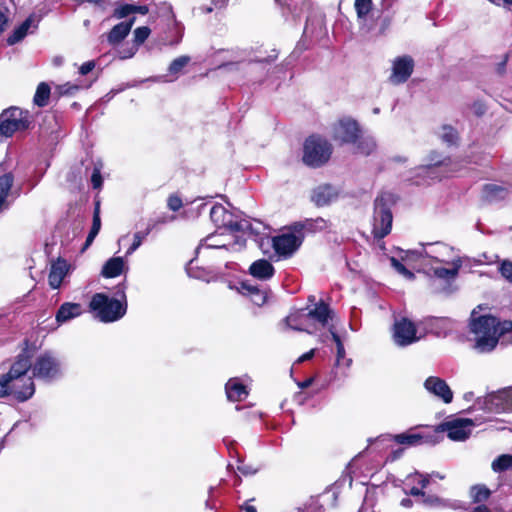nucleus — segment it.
<instances>
[{
	"label": "nucleus",
	"instance_id": "c756f323",
	"mask_svg": "<svg viewBox=\"0 0 512 512\" xmlns=\"http://www.w3.org/2000/svg\"><path fill=\"white\" fill-rule=\"evenodd\" d=\"M226 241L223 239L222 234H210L206 238H204L199 246L197 247L196 252L198 253L201 249L205 248H215L221 249L227 247Z\"/></svg>",
	"mask_w": 512,
	"mask_h": 512
},
{
	"label": "nucleus",
	"instance_id": "f8f14e48",
	"mask_svg": "<svg viewBox=\"0 0 512 512\" xmlns=\"http://www.w3.org/2000/svg\"><path fill=\"white\" fill-rule=\"evenodd\" d=\"M441 430L453 441H464L472 433L474 422L471 419L455 418L441 424Z\"/></svg>",
	"mask_w": 512,
	"mask_h": 512
},
{
	"label": "nucleus",
	"instance_id": "49530a36",
	"mask_svg": "<svg viewBox=\"0 0 512 512\" xmlns=\"http://www.w3.org/2000/svg\"><path fill=\"white\" fill-rule=\"evenodd\" d=\"M430 475L429 474H420L418 472L411 474L407 477L408 480L418 481L422 488H426L430 483Z\"/></svg>",
	"mask_w": 512,
	"mask_h": 512
},
{
	"label": "nucleus",
	"instance_id": "0eeeda50",
	"mask_svg": "<svg viewBox=\"0 0 512 512\" xmlns=\"http://www.w3.org/2000/svg\"><path fill=\"white\" fill-rule=\"evenodd\" d=\"M454 255V248L443 242L421 244L420 249L408 250L403 259L429 258L436 263H451Z\"/></svg>",
	"mask_w": 512,
	"mask_h": 512
},
{
	"label": "nucleus",
	"instance_id": "393cba45",
	"mask_svg": "<svg viewBox=\"0 0 512 512\" xmlns=\"http://www.w3.org/2000/svg\"><path fill=\"white\" fill-rule=\"evenodd\" d=\"M34 26L37 27L35 23V19L33 15H30L22 24L16 27L13 32L8 36L7 43L8 45H15L25 38L29 29Z\"/></svg>",
	"mask_w": 512,
	"mask_h": 512
},
{
	"label": "nucleus",
	"instance_id": "423d86ee",
	"mask_svg": "<svg viewBox=\"0 0 512 512\" xmlns=\"http://www.w3.org/2000/svg\"><path fill=\"white\" fill-rule=\"evenodd\" d=\"M331 153L332 147L326 140L310 136L304 143L302 159L307 166L320 167L330 159Z\"/></svg>",
	"mask_w": 512,
	"mask_h": 512
},
{
	"label": "nucleus",
	"instance_id": "4be33fe9",
	"mask_svg": "<svg viewBox=\"0 0 512 512\" xmlns=\"http://www.w3.org/2000/svg\"><path fill=\"white\" fill-rule=\"evenodd\" d=\"M250 274L260 280H268L274 275L273 265L266 259H259L249 267Z\"/></svg>",
	"mask_w": 512,
	"mask_h": 512
},
{
	"label": "nucleus",
	"instance_id": "e2e57ef3",
	"mask_svg": "<svg viewBox=\"0 0 512 512\" xmlns=\"http://www.w3.org/2000/svg\"><path fill=\"white\" fill-rule=\"evenodd\" d=\"M8 22V19L5 14L0 12V33L4 31V28Z\"/></svg>",
	"mask_w": 512,
	"mask_h": 512
},
{
	"label": "nucleus",
	"instance_id": "c85d7f7f",
	"mask_svg": "<svg viewBox=\"0 0 512 512\" xmlns=\"http://www.w3.org/2000/svg\"><path fill=\"white\" fill-rule=\"evenodd\" d=\"M511 392L502 391L498 394L489 395L487 398V404L491 406H495V412L499 413L509 408L510 404L508 403Z\"/></svg>",
	"mask_w": 512,
	"mask_h": 512
},
{
	"label": "nucleus",
	"instance_id": "f03ea898",
	"mask_svg": "<svg viewBox=\"0 0 512 512\" xmlns=\"http://www.w3.org/2000/svg\"><path fill=\"white\" fill-rule=\"evenodd\" d=\"M33 368V364L26 354L18 355L9 372L0 378V397L13 395L18 401H26L35 393V385L32 377H27V372Z\"/></svg>",
	"mask_w": 512,
	"mask_h": 512
},
{
	"label": "nucleus",
	"instance_id": "aec40b11",
	"mask_svg": "<svg viewBox=\"0 0 512 512\" xmlns=\"http://www.w3.org/2000/svg\"><path fill=\"white\" fill-rule=\"evenodd\" d=\"M83 312L82 306L79 303H71L66 302L63 303L57 313H56V321L58 324L66 323L78 316H80Z\"/></svg>",
	"mask_w": 512,
	"mask_h": 512
},
{
	"label": "nucleus",
	"instance_id": "bb28decb",
	"mask_svg": "<svg viewBox=\"0 0 512 512\" xmlns=\"http://www.w3.org/2000/svg\"><path fill=\"white\" fill-rule=\"evenodd\" d=\"M394 440L401 445L417 446L427 441V436L412 430L393 436Z\"/></svg>",
	"mask_w": 512,
	"mask_h": 512
},
{
	"label": "nucleus",
	"instance_id": "864d4df0",
	"mask_svg": "<svg viewBox=\"0 0 512 512\" xmlns=\"http://www.w3.org/2000/svg\"><path fill=\"white\" fill-rule=\"evenodd\" d=\"M91 182H92V186H93L94 189H98V188L101 187V185H102V176H101L100 169L95 168L93 170V173L91 175Z\"/></svg>",
	"mask_w": 512,
	"mask_h": 512
},
{
	"label": "nucleus",
	"instance_id": "c03bdc74",
	"mask_svg": "<svg viewBox=\"0 0 512 512\" xmlns=\"http://www.w3.org/2000/svg\"><path fill=\"white\" fill-rule=\"evenodd\" d=\"M441 138L448 144H454L457 140V132L452 127L444 126Z\"/></svg>",
	"mask_w": 512,
	"mask_h": 512
},
{
	"label": "nucleus",
	"instance_id": "338daca9",
	"mask_svg": "<svg viewBox=\"0 0 512 512\" xmlns=\"http://www.w3.org/2000/svg\"><path fill=\"white\" fill-rule=\"evenodd\" d=\"M471 512H492L487 506L479 505L475 507Z\"/></svg>",
	"mask_w": 512,
	"mask_h": 512
},
{
	"label": "nucleus",
	"instance_id": "79ce46f5",
	"mask_svg": "<svg viewBox=\"0 0 512 512\" xmlns=\"http://www.w3.org/2000/svg\"><path fill=\"white\" fill-rule=\"evenodd\" d=\"M329 331L332 335V339L334 340L336 344L337 349V362L339 363L341 359L345 357V348L344 345L340 339V336L334 331V329L329 328Z\"/></svg>",
	"mask_w": 512,
	"mask_h": 512
},
{
	"label": "nucleus",
	"instance_id": "052dcab7",
	"mask_svg": "<svg viewBox=\"0 0 512 512\" xmlns=\"http://www.w3.org/2000/svg\"><path fill=\"white\" fill-rule=\"evenodd\" d=\"M314 354H315V349H311L310 351H308V352L304 353L303 355H301L297 359L296 363H302L304 361L310 360L314 356Z\"/></svg>",
	"mask_w": 512,
	"mask_h": 512
},
{
	"label": "nucleus",
	"instance_id": "a18cd8bd",
	"mask_svg": "<svg viewBox=\"0 0 512 512\" xmlns=\"http://www.w3.org/2000/svg\"><path fill=\"white\" fill-rule=\"evenodd\" d=\"M132 4H122L117 7L113 12V17L116 19H122L132 14Z\"/></svg>",
	"mask_w": 512,
	"mask_h": 512
},
{
	"label": "nucleus",
	"instance_id": "5701e85b",
	"mask_svg": "<svg viewBox=\"0 0 512 512\" xmlns=\"http://www.w3.org/2000/svg\"><path fill=\"white\" fill-rule=\"evenodd\" d=\"M230 401H242L248 396L246 387L237 378L230 379L225 386Z\"/></svg>",
	"mask_w": 512,
	"mask_h": 512
},
{
	"label": "nucleus",
	"instance_id": "f3484780",
	"mask_svg": "<svg viewBox=\"0 0 512 512\" xmlns=\"http://www.w3.org/2000/svg\"><path fill=\"white\" fill-rule=\"evenodd\" d=\"M414 63L408 56L397 58L393 63V72L390 77L394 84L404 83L413 72Z\"/></svg>",
	"mask_w": 512,
	"mask_h": 512
},
{
	"label": "nucleus",
	"instance_id": "2eb2a0df",
	"mask_svg": "<svg viewBox=\"0 0 512 512\" xmlns=\"http://www.w3.org/2000/svg\"><path fill=\"white\" fill-rule=\"evenodd\" d=\"M425 389L441 399L444 403H451L453 400V392L448 384L441 378L430 376L424 382Z\"/></svg>",
	"mask_w": 512,
	"mask_h": 512
},
{
	"label": "nucleus",
	"instance_id": "4468645a",
	"mask_svg": "<svg viewBox=\"0 0 512 512\" xmlns=\"http://www.w3.org/2000/svg\"><path fill=\"white\" fill-rule=\"evenodd\" d=\"M305 314L308 322L316 323L322 328L327 327L328 329H334L329 323L333 321L335 314L329 304L325 303L323 300L315 303L314 307L305 312Z\"/></svg>",
	"mask_w": 512,
	"mask_h": 512
},
{
	"label": "nucleus",
	"instance_id": "de8ad7c7",
	"mask_svg": "<svg viewBox=\"0 0 512 512\" xmlns=\"http://www.w3.org/2000/svg\"><path fill=\"white\" fill-rule=\"evenodd\" d=\"M159 14L166 17L168 21H175V14L173 13L172 6L168 3H162L159 7Z\"/></svg>",
	"mask_w": 512,
	"mask_h": 512
},
{
	"label": "nucleus",
	"instance_id": "8fccbe9b",
	"mask_svg": "<svg viewBox=\"0 0 512 512\" xmlns=\"http://www.w3.org/2000/svg\"><path fill=\"white\" fill-rule=\"evenodd\" d=\"M167 205L170 210L178 211L182 207V200L177 195H171L168 198Z\"/></svg>",
	"mask_w": 512,
	"mask_h": 512
},
{
	"label": "nucleus",
	"instance_id": "7c9ffc66",
	"mask_svg": "<svg viewBox=\"0 0 512 512\" xmlns=\"http://www.w3.org/2000/svg\"><path fill=\"white\" fill-rule=\"evenodd\" d=\"M50 96V87L45 82H41L34 95V103L39 107H44L48 103V99Z\"/></svg>",
	"mask_w": 512,
	"mask_h": 512
},
{
	"label": "nucleus",
	"instance_id": "c9c22d12",
	"mask_svg": "<svg viewBox=\"0 0 512 512\" xmlns=\"http://www.w3.org/2000/svg\"><path fill=\"white\" fill-rule=\"evenodd\" d=\"M14 176L12 173H6L0 176V196L7 199L13 186Z\"/></svg>",
	"mask_w": 512,
	"mask_h": 512
},
{
	"label": "nucleus",
	"instance_id": "6e6552de",
	"mask_svg": "<svg viewBox=\"0 0 512 512\" xmlns=\"http://www.w3.org/2000/svg\"><path fill=\"white\" fill-rule=\"evenodd\" d=\"M29 113L18 107H11L0 114V140L11 137L17 131L29 126Z\"/></svg>",
	"mask_w": 512,
	"mask_h": 512
},
{
	"label": "nucleus",
	"instance_id": "58836bf2",
	"mask_svg": "<svg viewBox=\"0 0 512 512\" xmlns=\"http://www.w3.org/2000/svg\"><path fill=\"white\" fill-rule=\"evenodd\" d=\"M150 228H147L144 232H136L133 236V243L128 248L126 255H131L134 253L142 244L143 240L150 233Z\"/></svg>",
	"mask_w": 512,
	"mask_h": 512
},
{
	"label": "nucleus",
	"instance_id": "72a5a7b5",
	"mask_svg": "<svg viewBox=\"0 0 512 512\" xmlns=\"http://www.w3.org/2000/svg\"><path fill=\"white\" fill-rule=\"evenodd\" d=\"M512 467V455L503 454L497 457L492 462V469L494 472H504Z\"/></svg>",
	"mask_w": 512,
	"mask_h": 512
},
{
	"label": "nucleus",
	"instance_id": "7ed1b4c3",
	"mask_svg": "<svg viewBox=\"0 0 512 512\" xmlns=\"http://www.w3.org/2000/svg\"><path fill=\"white\" fill-rule=\"evenodd\" d=\"M126 284L117 286V298H110L104 293H96L90 301V309L96 313V317L104 323H110L121 319L127 311Z\"/></svg>",
	"mask_w": 512,
	"mask_h": 512
},
{
	"label": "nucleus",
	"instance_id": "6e6d98bb",
	"mask_svg": "<svg viewBox=\"0 0 512 512\" xmlns=\"http://www.w3.org/2000/svg\"><path fill=\"white\" fill-rule=\"evenodd\" d=\"M95 68V62L94 61H87L83 63L79 68V73L81 75H87L89 72H91Z\"/></svg>",
	"mask_w": 512,
	"mask_h": 512
},
{
	"label": "nucleus",
	"instance_id": "bf43d9fd",
	"mask_svg": "<svg viewBox=\"0 0 512 512\" xmlns=\"http://www.w3.org/2000/svg\"><path fill=\"white\" fill-rule=\"evenodd\" d=\"M133 13H139L142 15H146L149 12V7L146 5H134L132 4Z\"/></svg>",
	"mask_w": 512,
	"mask_h": 512
},
{
	"label": "nucleus",
	"instance_id": "f704fd0d",
	"mask_svg": "<svg viewBox=\"0 0 512 512\" xmlns=\"http://www.w3.org/2000/svg\"><path fill=\"white\" fill-rule=\"evenodd\" d=\"M470 494L475 503H481L490 497L491 492L484 485H475L471 488Z\"/></svg>",
	"mask_w": 512,
	"mask_h": 512
},
{
	"label": "nucleus",
	"instance_id": "cd10ccee",
	"mask_svg": "<svg viewBox=\"0 0 512 512\" xmlns=\"http://www.w3.org/2000/svg\"><path fill=\"white\" fill-rule=\"evenodd\" d=\"M335 196V191L331 186H319L313 192L312 201L317 206H325L329 204L335 198Z\"/></svg>",
	"mask_w": 512,
	"mask_h": 512
},
{
	"label": "nucleus",
	"instance_id": "9b49d317",
	"mask_svg": "<svg viewBox=\"0 0 512 512\" xmlns=\"http://www.w3.org/2000/svg\"><path fill=\"white\" fill-rule=\"evenodd\" d=\"M303 236L300 232H286L272 238L275 252L282 257H290L302 244Z\"/></svg>",
	"mask_w": 512,
	"mask_h": 512
},
{
	"label": "nucleus",
	"instance_id": "2f4dec72",
	"mask_svg": "<svg viewBox=\"0 0 512 512\" xmlns=\"http://www.w3.org/2000/svg\"><path fill=\"white\" fill-rule=\"evenodd\" d=\"M100 228H101V220H100V216H99V209L97 207L94 211L92 227H91L90 232L86 238L85 245H84L83 249H86L87 247H89L92 244L95 237L99 233Z\"/></svg>",
	"mask_w": 512,
	"mask_h": 512
},
{
	"label": "nucleus",
	"instance_id": "39448f33",
	"mask_svg": "<svg viewBox=\"0 0 512 512\" xmlns=\"http://www.w3.org/2000/svg\"><path fill=\"white\" fill-rule=\"evenodd\" d=\"M392 202L393 195L391 193H382L375 200L372 229L375 238L382 239L391 231L393 221L391 212Z\"/></svg>",
	"mask_w": 512,
	"mask_h": 512
},
{
	"label": "nucleus",
	"instance_id": "f257e3e1",
	"mask_svg": "<svg viewBox=\"0 0 512 512\" xmlns=\"http://www.w3.org/2000/svg\"><path fill=\"white\" fill-rule=\"evenodd\" d=\"M470 332L474 335V349L479 353L493 351L499 341L503 345L512 342V321H500L491 315L476 316L473 311L469 323Z\"/></svg>",
	"mask_w": 512,
	"mask_h": 512
},
{
	"label": "nucleus",
	"instance_id": "a19ab883",
	"mask_svg": "<svg viewBox=\"0 0 512 512\" xmlns=\"http://www.w3.org/2000/svg\"><path fill=\"white\" fill-rule=\"evenodd\" d=\"M392 267L406 279H414V273L408 270L399 260L392 257L390 259Z\"/></svg>",
	"mask_w": 512,
	"mask_h": 512
},
{
	"label": "nucleus",
	"instance_id": "a211bd4d",
	"mask_svg": "<svg viewBox=\"0 0 512 512\" xmlns=\"http://www.w3.org/2000/svg\"><path fill=\"white\" fill-rule=\"evenodd\" d=\"M70 265L66 260L58 258L50 268L48 282L51 288L58 289L65 276L68 274Z\"/></svg>",
	"mask_w": 512,
	"mask_h": 512
},
{
	"label": "nucleus",
	"instance_id": "412c9836",
	"mask_svg": "<svg viewBox=\"0 0 512 512\" xmlns=\"http://www.w3.org/2000/svg\"><path fill=\"white\" fill-rule=\"evenodd\" d=\"M127 269L128 267L123 257H112L103 265L101 275L104 278H115L120 276Z\"/></svg>",
	"mask_w": 512,
	"mask_h": 512
},
{
	"label": "nucleus",
	"instance_id": "6ab92c4d",
	"mask_svg": "<svg viewBox=\"0 0 512 512\" xmlns=\"http://www.w3.org/2000/svg\"><path fill=\"white\" fill-rule=\"evenodd\" d=\"M135 23V17H132L128 21L120 22L115 25L107 35V41L111 45L120 43L131 31L133 24Z\"/></svg>",
	"mask_w": 512,
	"mask_h": 512
},
{
	"label": "nucleus",
	"instance_id": "0e129e2a",
	"mask_svg": "<svg viewBox=\"0 0 512 512\" xmlns=\"http://www.w3.org/2000/svg\"><path fill=\"white\" fill-rule=\"evenodd\" d=\"M422 169L426 170L429 174H435L436 170L438 169V163L428 165L426 167H423Z\"/></svg>",
	"mask_w": 512,
	"mask_h": 512
},
{
	"label": "nucleus",
	"instance_id": "774afa93",
	"mask_svg": "<svg viewBox=\"0 0 512 512\" xmlns=\"http://www.w3.org/2000/svg\"><path fill=\"white\" fill-rule=\"evenodd\" d=\"M9 207V203L7 202V199L3 198L0 196V212L3 210V209H6Z\"/></svg>",
	"mask_w": 512,
	"mask_h": 512
},
{
	"label": "nucleus",
	"instance_id": "9d476101",
	"mask_svg": "<svg viewBox=\"0 0 512 512\" xmlns=\"http://www.w3.org/2000/svg\"><path fill=\"white\" fill-rule=\"evenodd\" d=\"M415 324L406 317L396 319L393 325V340L396 345L405 347L419 340Z\"/></svg>",
	"mask_w": 512,
	"mask_h": 512
},
{
	"label": "nucleus",
	"instance_id": "37998d69",
	"mask_svg": "<svg viewBox=\"0 0 512 512\" xmlns=\"http://www.w3.org/2000/svg\"><path fill=\"white\" fill-rule=\"evenodd\" d=\"M501 275L512 284V261L503 260L499 266Z\"/></svg>",
	"mask_w": 512,
	"mask_h": 512
},
{
	"label": "nucleus",
	"instance_id": "4c0bfd02",
	"mask_svg": "<svg viewBox=\"0 0 512 512\" xmlns=\"http://www.w3.org/2000/svg\"><path fill=\"white\" fill-rule=\"evenodd\" d=\"M189 62V56H180L171 62L168 71L170 74H178Z\"/></svg>",
	"mask_w": 512,
	"mask_h": 512
},
{
	"label": "nucleus",
	"instance_id": "a878e982",
	"mask_svg": "<svg viewBox=\"0 0 512 512\" xmlns=\"http://www.w3.org/2000/svg\"><path fill=\"white\" fill-rule=\"evenodd\" d=\"M284 322L285 325L290 329L312 333V331L309 329L308 320L304 311L288 315Z\"/></svg>",
	"mask_w": 512,
	"mask_h": 512
},
{
	"label": "nucleus",
	"instance_id": "603ef678",
	"mask_svg": "<svg viewBox=\"0 0 512 512\" xmlns=\"http://www.w3.org/2000/svg\"><path fill=\"white\" fill-rule=\"evenodd\" d=\"M240 289L243 294L251 297V295H253L254 292L259 289V287L257 285H254V284L248 282V281H244L241 283Z\"/></svg>",
	"mask_w": 512,
	"mask_h": 512
},
{
	"label": "nucleus",
	"instance_id": "473e14b6",
	"mask_svg": "<svg viewBox=\"0 0 512 512\" xmlns=\"http://www.w3.org/2000/svg\"><path fill=\"white\" fill-rule=\"evenodd\" d=\"M372 5V0H355L354 7L359 20H366L368 14L372 10Z\"/></svg>",
	"mask_w": 512,
	"mask_h": 512
},
{
	"label": "nucleus",
	"instance_id": "13d9d810",
	"mask_svg": "<svg viewBox=\"0 0 512 512\" xmlns=\"http://www.w3.org/2000/svg\"><path fill=\"white\" fill-rule=\"evenodd\" d=\"M253 499H250L248 501H245L241 506L240 509L244 512H257L256 507L252 504Z\"/></svg>",
	"mask_w": 512,
	"mask_h": 512
},
{
	"label": "nucleus",
	"instance_id": "ea45409f",
	"mask_svg": "<svg viewBox=\"0 0 512 512\" xmlns=\"http://www.w3.org/2000/svg\"><path fill=\"white\" fill-rule=\"evenodd\" d=\"M151 30L147 26L138 27L134 30V44L139 47L149 37Z\"/></svg>",
	"mask_w": 512,
	"mask_h": 512
},
{
	"label": "nucleus",
	"instance_id": "ddd939ff",
	"mask_svg": "<svg viewBox=\"0 0 512 512\" xmlns=\"http://www.w3.org/2000/svg\"><path fill=\"white\" fill-rule=\"evenodd\" d=\"M359 126L356 121L350 118L339 120L333 128V136L342 143H355L359 137Z\"/></svg>",
	"mask_w": 512,
	"mask_h": 512
},
{
	"label": "nucleus",
	"instance_id": "1a4fd4ad",
	"mask_svg": "<svg viewBox=\"0 0 512 512\" xmlns=\"http://www.w3.org/2000/svg\"><path fill=\"white\" fill-rule=\"evenodd\" d=\"M32 373L38 379L50 381L60 374L59 362L50 353L41 354L33 364Z\"/></svg>",
	"mask_w": 512,
	"mask_h": 512
},
{
	"label": "nucleus",
	"instance_id": "680f3d73",
	"mask_svg": "<svg viewBox=\"0 0 512 512\" xmlns=\"http://www.w3.org/2000/svg\"><path fill=\"white\" fill-rule=\"evenodd\" d=\"M409 494L412 496H422V497L425 496V493L417 487H412L409 491Z\"/></svg>",
	"mask_w": 512,
	"mask_h": 512
},
{
	"label": "nucleus",
	"instance_id": "e433bc0d",
	"mask_svg": "<svg viewBox=\"0 0 512 512\" xmlns=\"http://www.w3.org/2000/svg\"><path fill=\"white\" fill-rule=\"evenodd\" d=\"M375 148L376 142L372 137L361 138L357 144V152L364 155H369L375 150Z\"/></svg>",
	"mask_w": 512,
	"mask_h": 512
},
{
	"label": "nucleus",
	"instance_id": "3c124183",
	"mask_svg": "<svg viewBox=\"0 0 512 512\" xmlns=\"http://www.w3.org/2000/svg\"><path fill=\"white\" fill-rule=\"evenodd\" d=\"M138 50V47L134 44L128 48H123L118 51V55L120 59H129L133 57Z\"/></svg>",
	"mask_w": 512,
	"mask_h": 512
},
{
	"label": "nucleus",
	"instance_id": "5fc2aeb1",
	"mask_svg": "<svg viewBox=\"0 0 512 512\" xmlns=\"http://www.w3.org/2000/svg\"><path fill=\"white\" fill-rule=\"evenodd\" d=\"M79 90V86L66 83L62 86H60V93L64 95H73L75 92Z\"/></svg>",
	"mask_w": 512,
	"mask_h": 512
},
{
	"label": "nucleus",
	"instance_id": "dca6fc26",
	"mask_svg": "<svg viewBox=\"0 0 512 512\" xmlns=\"http://www.w3.org/2000/svg\"><path fill=\"white\" fill-rule=\"evenodd\" d=\"M445 265H448L449 268L445 267H432L430 269V276L434 277L439 280L445 281L446 284H450L453 282L458 274L459 270L461 269L463 265V261L460 256H456V258H453V261L451 263H444Z\"/></svg>",
	"mask_w": 512,
	"mask_h": 512
},
{
	"label": "nucleus",
	"instance_id": "4d7b16f0",
	"mask_svg": "<svg viewBox=\"0 0 512 512\" xmlns=\"http://www.w3.org/2000/svg\"><path fill=\"white\" fill-rule=\"evenodd\" d=\"M238 470L243 474V475H254L258 469L257 468H253L251 465H247V464H241L238 466Z\"/></svg>",
	"mask_w": 512,
	"mask_h": 512
},
{
	"label": "nucleus",
	"instance_id": "b1692460",
	"mask_svg": "<svg viewBox=\"0 0 512 512\" xmlns=\"http://www.w3.org/2000/svg\"><path fill=\"white\" fill-rule=\"evenodd\" d=\"M508 190L504 186L497 184H487L483 187L482 198L488 203H494L505 199Z\"/></svg>",
	"mask_w": 512,
	"mask_h": 512
},
{
	"label": "nucleus",
	"instance_id": "20e7f679",
	"mask_svg": "<svg viewBox=\"0 0 512 512\" xmlns=\"http://www.w3.org/2000/svg\"><path fill=\"white\" fill-rule=\"evenodd\" d=\"M210 218L218 228H228L233 232H243L251 236H258L265 230L260 221H255L254 224L249 219L236 221L234 215L221 204H215L211 208Z\"/></svg>",
	"mask_w": 512,
	"mask_h": 512
},
{
	"label": "nucleus",
	"instance_id": "09e8293b",
	"mask_svg": "<svg viewBox=\"0 0 512 512\" xmlns=\"http://www.w3.org/2000/svg\"><path fill=\"white\" fill-rule=\"evenodd\" d=\"M251 300L254 304L261 306L267 300V293L260 289L256 290L253 295H251Z\"/></svg>",
	"mask_w": 512,
	"mask_h": 512
},
{
	"label": "nucleus",
	"instance_id": "69168bd1",
	"mask_svg": "<svg viewBox=\"0 0 512 512\" xmlns=\"http://www.w3.org/2000/svg\"><path fill=\"white\" fill-rule=\"evenodd\" d=\"M312 382H313V378H309V379H306L305 381L298 382V386L301 389H304V388L309 387L312 384Z\"/></svg>",
	"mask_w": 512,
	"mask_h": 512
}]
</instances>
